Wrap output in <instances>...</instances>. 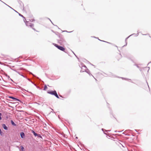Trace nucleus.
Wrapping results in <instances>:
<instances>
[{"label": "nucleus", "instance_id": "nucleus-7", "mask_svg": "<svg viewBox=\"0 0 151 151\" xmlns=\"http://www.w3.org/2000/svg\"><path fill=\"white\" fill-rule=\"evenodd\" d=\"M9 97L14 100L15 101H17L19 102H21V101L19 99H18L17 98H15L13 96H9Z\"/></svg>", "mask_w": 151, "mask_h": 151}, {"label": "nucleus", "instance_id": "nucleus-3", "mask_svg": "<svg viewBox=\"0 0 151 151\" xmlns=\"http://www.w3.org/2000/svg\"><path fill=\"white\" fill-rule=\"evenodd\" d=\"M137 34H135V33L133 34L130 35L128 37H127L126 38L125 40V42L126 43V44L125 45H124V46H123V47L126 46L127 45V40L130 36H132V35H135V36H138L139 32H138V31H137Z\"/></svg>", "mask_w": 151, "mask_h": 151}, {"label": "nucleus", "instance_id": "nucleus-13", "mask_svg": "<svg viewBox=\"0 0 151 151\" xmlns=\"http://www.w3.org/2000/svg\"><path fill=\"white\" fill-rule=\"evenodd\" d=\"M121 78L123 79H124L126 80H129V81H130L132 83H134L133 82H132V80L131 79H130L129 78H123V77H121Z\"/></svg>", "mask_w": 151, "mask_h": 151}, {"label": "nucleus", "instance_id": "nucleus-22", "mask_svg": "<svg viewBox=\"0 0 151 151\" xmlns=\"http://www.w3.org/2000/svg\"><path fill=\"white\" fill-rule=\"evenodd\" d=\"M19 15L21 17H23V18H24V17L23 16V15L20 14V13H18Z\"/></svg>", "mask_w": 151, "mask_h": 151}, {"label": "nucleus", "instance_id": "nucleus-19", "mask_svg": "<svg viewBox=\"0 0 151 151\" xmlns=\"http://www.w3.org/2000/svg\"><path fill=\"white\" fill-rule=\"evenodd\" d=\"M37 136L39 138H42V137L40 134H38Z\"/></svg>", "mask_w": 151, "mask_h": 151}, {"label": "nucleus", "instance_id": "nucleus-46", "mask_svg": "<svg viewBox=\"0 0 151 151\" xmlns=\"http://www.w3.org/2000/svg\"><path fill=\"white\" fill-rule=\"evenodd\" d=\"M76 139H78V137H76Z\"/></svg>", "mask_w": 151, "mask_h": 151}, {"label": "nucleus", "instance_id": "nucleus-54", "mask_svg": "<svg viewBox=\"0 0 151 151\" xmlns=\"http://www.w3.org/2000/svg\"><path fill=\"white\" fill-rule=\"evenodd\" d=\"M0 1H1V2H3V1H1V0H0Z\"/></svg>", "mask_w": 151, "mask_h": 151}, {"label": "nucleus", "instance_id": "nucleus-4", "mask_svg": "<svg viewBox=\"0 0 151 151\" xmlns=\"http://www.w3.org/2000/svg\"><path fill=\"white\" fill-rule=\"evenodd\" d=\"M86 72L87 73H88L90 76H92L94 78H94V77H93V76L90 73V71L88 69H87L86 70V69H85L84 70H81L80 71V72L81 73L83 72Z\"/></svg>", "mask_w": 151, "mask_h": 151}, {"label": "nucleus", "instance_id": "nucleus-44", "mask_svg": "<svg viewBox=\"0 0 151 151\" xmlns=\"http://www.w3.org/2000/svg\"><path fill=\"white\" fill-rule=\"evenodd\" d=\"M123 130H122V131H118L117 132H121L123 131Z\"/></svg>", "mask_w": 151, "mask_h": 151}, {"label": "nucleus", "instance_id": "nucleus-14", "mask_svg": "<svg viewBox=\"0 0 151 151\" xmlns=\"http://www.w3.org/2000/svg\"><path fill=\"white\" fill-rule=\"evenodd\" d=\"M32 132L33 134L35 136L37 137V136L38 134L36 133L34 130H32Z\"/></svg>", "mask_w": 151, "mask_h": 151}, {"label": "nucleus", "instance_id": "nucleus-37", "mask_svg": "<svg viewBox=\"0 0 151 151\" xmlns=\"http://www.w3.org/2000/svg\"><path fill=\"white\" fill-rule=\"evenodd\" d=\"M22 91H23L24 90V91H27L26 90H25L24 89H23V88H22Z\"/></svg>", "mask_w": 151, "mask_h": 151}, {"label": "nucleus", "instance_id": "nucleus-10", "mask_svg": "<svg viewBox=\"0 0 151 151\" xmlns=\"http://www.w3.org/2000/svg\"><path fill=\"white\" fill-rule=\"evenodd\" d=\"M2 127L4 129L6 130H7L8 129V127H7L6 124H2Z\"/></svg>", "mask_w": 151, "mask_h": 151}, {"label": "nucleus", "instance_id": "nucleus-31", "mask_svg": "<svg viewBox=\"0 0 151 151\" xmlns=\"http://www.w3.org/2000/svg\"><path fill=\"white\" fill-rule=\"evenodd\" d=\"M47 19L50 20V21L52 23V24L54 25H55L53 24V23H52V21H51V20L49 18H47Z\"/></svg>", "mask_w": 151, "mask_h": 151}, {"label": "nucleus", "instance_id": "nucleus-30", "mask_svg": "<svg viewBox=\"0 0 151 151\" xmlns=\"http://www.w3.org/2000/svg\"><path fill=\"white\" fill-rule=\"evenodd\" d=\"M134 65L136 66L138 68H140L139 67V66L138 65H137V64H135Z\"/></svg>", "mask_w": 151, "mask_h": 151}, {"label": "nucleus", "instance_id": "nucleus-47", "mask_svg": "<svg viewBox=\"0 0 151 151\" xmlns=\"http://www.w3.org/2000/svg\"><path fill=\"white\" fill-rule=\"evenodd\" d=\"M118 132V131H116H116H114V132Z\"/></svg>", "mask_w": 151, "mask_h": 151}, {"label": "nucleus", "instance_id": "nucleus-32", "mask_svg": "<svg viewBox=\"0 0 151 151\" xmlns=\"http://www.w3.org/2000/svg\"><path fill=\"white\" fill-rule=\"evenodd\" d=\"M93 37H94V38H97L100 41L101 40H100V39H99L98 38V37H96L94 36H93Z\"/></svg>", "mask_w": 151, "mask_h": 151}, {"label": "nucleus", "instance_id": "nucleus-29", "mask_svg": "<svg viewBox=\"0 0 151 151\" xmlns=\"http://www.w3.org/2000/svg\"><path fill=\"white\" fill-rule=\"evenodd\" d=\"M6 5H7L10 8L12 9L13 10V9L11 7H10V6H9V5H7V4H5V3L4 2H3Z\"/></svg>", "mask_w": 151, "mask_h": 151}, {"label": "nucleus", "instance_id": "nucleus-52", "mask_svg": "<svg viewBox=\"0 0 151 151\" xmlns=\"http://www.w3.org/2000/svg\"><path fill=\"white\" fill-rule=\"evenodd\" d=\"M147 84L148 85V87L149 88V85H148V83L147 82Z\"/></svg>", "mask_w": 151, "mask_h": 151}, {"label": "nucleus", "instance_id": "nucleus-26", "mask_svg": "<svg viewBox=\"0 0 151 151\" xmlns=\"http://www.w3.org/2000/svg\"><path fill=\"white\" fill-rule=\"evenodd\" d=\"M101 41H102V42H107V43H108L109 44H111V43L109 42H106V41H104V40H101Z\"/></svg>", "mask_w": 151, "mask_h": 151}, {"label": "nucleus", "instance_id": "nucleus-56", "mask_svg": "<svg viewBox=\"0 0 151 151\" xmlns=\"http://www.w3.org/2000/svg\"><path fill=\"white\" fill-rule=\"evenodd\" d=\"M0 151H1L0 150Z\"/></svg>", "mask_w": 151, "mask_h": 151}, {"label": "nucleus", "instance_id": "nucleus-8", "mask_svg": "<svg viewBox=\"0 0 151 151\" xmlns=\"http://www.w3.org/2000/svg\"><path fill=\"white\" fill-rule=\"evenodd\" d=\"M20 135L22 139H24L25 138V135L24 133L23 132H21L20 133Z\"/></svg>", "mask_w": 151, "mask_h": 151}, {"label": "nucleus", "instance_id": "nucleus-24", "mask_svg": "<svg viewBox=\"0 0 151 151\" xmlns=\"http://www.w3.org/2000/svg\"><path fill=\"white\" fill-rule=\"evenodd\" d=\"M23 18L24 22L25 23V24H26V22H27V21H26L25 18L24 17V18Z\"/></svg>", "mask_w": 151, "mask_h": 151}, {"label": "nucleus", "instance_id": "nucleus-36", "mask_svg": "<svg viewBox=\"0 0 151 151\" xmlns=\"http://www.w3.org/2000/svg\"><path fill=\"white\" fill-rule=\"evenodd\" d=\"M17 72L20 75V72L19 71H17Z\"/></svg>", "mask_w": 151, "mask_h": 151}, {"label": "nucleus", "instance_id": "nucleus-35", "mask_svg": "<svg viewBox=\"0 0 151 151\" xmlns=\"http://www.w3.org/2000/svg\"><path fill=\"white\" fill-rule=\"evenodd\" d=\"M29 93H30L32 94V95H33V94L31 92H28Z\"/></svg>", "mask_w": 151, "mask_h": 151}, {"label": "nucleus", "instance_id": "nucleus-16", "mask_svg": "<svg viewBox=\"0 0 151 151\" xmlns=\"http://www.w3.org/2000/svg\"><path fill=\"white\" fill-rule=\"evenodd\" d=\"M20 149L21 150H20L21 151H21H24V148L23 147V146L22 145L20 147Z\"/></svg>", "mask_w": 151, "mask_h": 151}, {"label": "nucleus", "instance_id": "nucleus-39", "mask_svg": "<svg viewBox=\"0 0 151 151\" xmlns=\"http://www.w3.org/2000/svg\"><path fill=\"white\" fill-rule=\"evenodd\" d=\"M13 10H14L15 12H17V13H18V12H17L14 9H13Z\"/></svg>", "mask_w": 151, "mask_h": 151}, {"label": "nucleus", "instance_id": "nucleus-21", "mask_svg": "<svg viewBox=\"0 0 151 151\" xmlns=\"http://www.w3.org/2000/svg\"><path fill=\"white\" fill-rule=\"evenodd\" d=\"M123 134H125V135H127V136H129L130 135L129 134H127V133H125V132H124L122 133Z\"/></svg>", "mask_w": 151, "mask_h": 151}, {"label": "nucleus", "instance_id": "nucleus-38", "mask_svg": "<svg viewBox=\"0 0 151 151\" xmlns=\"http://www.w3.org/2000/svg\"><path fill=\"white\" fill-rule=\"evenodd\" d=\"M20 75L21 76H23V77H24V78L25 77L22 74H21V75L20 74Z\"/></svg>", "mask_w": 151, "mask_h": 151}, {"label": "nucleus", "instance_id": "nucleus-49", "mask_svg": "<svg viewBox=\"0 0 151 151\" xmlns=\"http://www.w3.org/2000/svg\"><path fill=\"white\" fill-rule=\"evenodd\" d=\"M107 130V132H110V130Z\"/></svg>", "mask_w": 151, "mask_h": 151}, {"label": "nucleus", "instance_id": "nucleus-5", "mask_svg": "<svg viewBox=\"0 0 151 151\" xmlns=\"http://www.w3.org/2000/svg\"><path fill=\"white\" fill-rule=\"evenodd\" d=\"M58 49L59 50L62 51L66 53H67V51L66 50H65V48L62 46H60Z\"/></svg>", "mask_w": 151, "mask_h": 151}, {"label": "nucleus", "instance_id": "nucleus-17", "mask_svg": "<svg viewBox=\"0 0 151 151\" xmlns=\"http://www.w3.org/2000/svg\"><path fill=\"white\" fill-rule=\"evenodd\" d=\"M53 44L57 48H58L60 46V45H57V44H56L53 43Z\"/></svg>", "mask_w": 151, "mask_h": 151}, {"label": "nucleus", "instance_id": "nucleus-2", "mask_svg": "<svg viewBox=\"0 0 151 151\" xmlns=\"http://www.w3.org/2000/svg\"><path fill=\"white\" fill-rule=\"evenodd\" d=\"M47 93L52 95L54 96L58 99L60 98L57 94L56 91L55 90L48 91H47Z\"/></svg>", "mask_w": 151, "mask_h": 151}, {"label": "nucleus", "instance_id": "nucleus-40", "mask_svg": "<svg viewBox=\"0 0 151 151\" xmlns=\"http://www.w3.org/2000/svg\"><path fill=\"white\" fill-rule=\"evenodd\" d=\"M59 96H60V97H62V98H63V96H62V95H59Z\"/></svg>", "mask_w": 151, "mask_h": 151}, {"label": "nucleus", "instance_id": "nucleus-41", "mask_svg": "<svg viewBox=\"0 0 151 151\" xmlns=\"http://www.w3.org/2000/svg\"><path fill=\"white\" fill-rule=\"evenodd\" d=\"M9 80H10L12 81H13V82H14L13 81L12 79H11V78H10V79Z\"/></svg>", "mask_w": 151, "mask_h": 151}, {"label": "nucleus", "instance_id": "nucleus-23", "mask_svg": "<svg viewBox=\"0 0 151 151\" xmlns=\"http://www.w3.org/2000/svg\"><path fill=\"white\" fill-rule=\"evenodd\" d=\"M72 52H73V53L74 54V55H75V56H76V57L79 60V58L77 56V55L75 54V53L74 52L72 51V50H71Z\"/></svg>", "mask_w": 151, "mask_h": 151}, {"label": "nucleus", "instance_id": "nucleus-12", "mask_svg": "<svg viewBox=\"0 0 151 151\" xmlns=\"http://www.w3.org/2000/svg\"><path fill=\"white\" fill-rule=\"evenodd\" d=\"M17 1H18V3L20 4V5L21 6H24L23 4L22 3V1H21L20 0H17Z\"/></svg>", "mask_w": 151, "mask_h": 151}, {"label": "nucleus", "instance_id": "nucleus-55", "mask_svg": "<svg viewBox=\"0 0 151 151\" xmlns=\"http://www.w3.org/2000/svg\"><path fill=\"white\" fill-rule=\"evenodd\" d=\"M34 85H35V86H36L35 84H34Z\"/></svg>", "mask_w": 151, "mask_h": 151}, {"label": "nucleus", "instance_id": "nucleus-50", "mask_svg": "<svg viewBox=\"0 0 151 151\" xmlns=\"http://www.w3.org/2000/svg\"><path fill=\"white\" fill-rule=\"evenodd\" d=\"M56 26L58 27V29H60V28L58 27L57 25H55Z\"/></svg>", "mask_w": 151, "mask_h": 151}, {"label": "nucleus", "instance_id": "nucleus-51", "mask_svg": "<svg viewBox=\"0 0 151 151\" xmlns=\"http://www.w3.org/2000/svg\"><path fill=\"white\" fill-rule=\"evenodd\" d=\"M150 63H151V61L150 62L148 63V65Z\"/></svg>", "mask_w": 151, "mask_h": 151}, {"label": "nucleus", "instance_id": "nucleus-34", "mask_svg": "<svg viewBox=\"0 0 151 151\" xmlns=\"http://www.w3.org/2000/svg\"><path fill=\"white\" fill-rule=\"evenodd\" d=\"M32 28V29H33L34 31H36V29H35V28H34L33 27H31Z\"/></svg>", "mask_w": 151, "mask_h": 151}, {"label": "nucleus", "instance_id": "nucleus-33", "mask_svg": "<svg viewBox=\"0 0 151 151\" xmlns=\"http://www.w3.org/2000/svg\"><path fill=\"white\" fill-rule=\"evenodd\" d=\"M72 32V31H71V32H68L67 31H63V32Z\"/></svg>", "mask_w": 151, "mask_h": 151}, {"label": "nucleus", "instance_id": "nucleus-27", "mask_svg": "<svg viewBox=\"0 0 151 151\" xmlns=\"http://www.w3.org/2000/svg\"><path fill=\"white\" fill-rule=\"evenodd\" d=\"M2 115V114L1 113H0V120H1L2 119V117L1 116Z\"/></svg>", "mask_w": 151, "mask_h": 151}, {"label": "nucleus", "instance_id": "nucleus-11", "mask_svg": "<svg viewBox=\"0 0 151 151\" xmlns=\"http://www.w3.org/2000/svg\"><path fill=\"white\" fill-rule=\"evenodd\" d=\"M11 124L13 126H17V124L14 122L13 120H11Z\"/></svg>", "mask_w": 151, "mask_h": 151}, {"label": "nucleus", "instance_id": "nucleus-42", "mask_svg": "<svg viewBox=\"0 0 151 151\" xmlns=\"http://www.w3.org/2000/svg\"><path fill=\"white\" fill-rule=\"evenodd\" d=\"M2 79H3V78H2ZM2 80H3V81H4L5 82H6V81L4 80V79H2Z\"/></svg>", "mask_w": 151, "mask_h": 151}, {"label": "nucleus", "instance_id": "nucleus-18", "mask_svg": "<svg viewBox=\"0 0 151 151\" xmlns=\"http://www.w3.org/2000/svg\"><path fill=\"white\" fill-rule=\"evenodd\" d=\"M47 88V87L46 86V85H45V86H44V89H43V90H46Z\"/></svg>", "mask_w": 151, "mask_h": 151}, {"label": "nucleus", "instance_id": "nucleus-45", "mask_svg": "<svg viewBox=\"0 0 151 151\" xmlns=\"http://www.w3.org/2000/svg\"><path fill=\"white\" fill-rule=\"evenodd\" d=\"M135 130L137 132H138L137 131V129H135Z\"/></svg>", "mask_w": 151, "mask_h": 151}, {"label": "nucleus", "instance_id": "nucleus-53", "mask_svg": "<svg viewBox=\"0 0 151 151\" xmlns=\"http://www.w3.org/2000/svg\"><path fill=\"white\" fill-rule=\"evenodd\" d=\"M22 58L21 56H20V57H19L18 58Z\"/></svg>", "mask_w": 151, "mask_h": 151}, {"label": "nucleus", "instance_id": "nucleus-28", "mask_svg": "<svg viewBox=\"0 0 151 151\" xmlns=\"http://www.w3.org/2000/svg\"><path fill=\"white\" fill-rule=\"evenodd\" d=\"M6 76L8 78V79L9 80L10 79V78L9 76L6 74Z\"/></svg>", "mask_w": 151, "mask_h": 151}, {"label": "nucleus", "instance_id": "nucleus-9", "mask_svg": "<svg viewBox=\"0 0 151 151\" xmlns=\"http://www.w3.org/2000/svg\"><path fill=\"white\" fill-rule=\"evenodd\" d=\"M81 65H82V66H81L82 67L81 68V70H84L85 69H86L87 68V67L86 65H85L83 63H81Z\"/></svg>", "mask_w": 151, "mask_h": 151}, {"label": "nucleus", "instance_id": "nucleus-20", "mask_svg": "<svg viewBox=\"0 0 151 151\" xmlns=\"http://www.w3.org/2000/svg\"><path fill=\"white\" fill-rule=\"evenodd\" d=\"M131 130H126L125 131V132L127 133H128L130 131H131Z\"/></svg>", "mask_w": 151, "mask_h": 151}, {"label": "nucleus", "instance_id": "nucleus-25", "mask_svg": "<svg viewBox=\"0 0 151 151\" xmlns=\"http://www.w3.org/2000/svg\"><path fill=\"white\" fill-rule=\"evenodd\" d=\"M29 20H30L29 21H30L31 22H33V21H35V20L34 19H30Z\"/></svg>", "mask_w": 151, "mask_h": 151}, {"label": "nucleus", "instance_id": "nucleus-6", "mask_svg": "<svg viewBox=\"0 0 151 151\" xmlns=\"http://www.w3.org/2000/svg\"><path fill=\"white\" fill-rule=\"evenodd\" d=\"M26 25L27 27H32L34 26V24L32 23L29 22V21L26 22Z\"/></svg>", "mask_w": 151, "mask_h": 151}, {"label": "nucleus", "instance_id": "nucleus-15", "mask_svg": "<svg viewBox=\"0 0 151 151\" xmlns=\"http://www.w3.org/2000/svg\"><path fill=\"white\" fill-rule=\"evenodd\" d=\"M101 130H102V131H103L104 132V134H105V135H107V134L106 133H105L104 132H107V130H105V129H103V128H102L101 129Z\"/></svg>", "mask_w": 151, "mask_h": 151}, {"label": "nucleus", "instance_id": "nucleus-43", "mask_svg": "<svg viewBox=\"0 0 151 151\" xmlns=\"http://www.w3.org/2000/svg\"><path fill=\"white\" fill-rule=\"evenodd\" d=\"M3 86H5V87H7V86L6 85H3Z\"/></svg>", "mask_w": 151, "mask_h": 151}, {"label": "nucleus", "instance_id": "nucleus-1", "mask_svg": "<svg viewBox=\"0 0 151 151\" xmlns=\"http://www.w3.org/2000/svg\"><path fill=\"white\" fill-rule=\"evenodd\" d=\"M58 36L59 39L57 41L58 42L59 44L62 45H67V42L63 35L59 34Z\"/></svg>", "mask_w": 151, "mask_h": 151}, {"label": "nucleus", "instance_id": "nucleus-48", "mask_svg": "<svg viewBox=\"0 0 151 151\" xmlns=\"http://www.w3.org/2000/svg\"><path fill=\"white\" fill-rule=\"evenodd\" d=\"M89 63H90V64H91L92 65L94 66V65H93V64H91L90 62H89Z\"/></svg>", "mask_w": 151, "mask_h": 151}]
</instances>
